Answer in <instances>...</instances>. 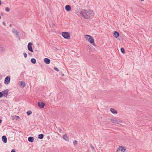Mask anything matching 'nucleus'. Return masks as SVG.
I'll return each instance as SVG.
<instances>
[{
  "mask_svg": "<svg viewBox=\"0 0 152 152\" xmlns=\"http://www.w3.org/2000/svg\"><path fill=\"white\" fill-rule=\"evenodd\" d=\"M32 113V112L31 110L28 111L27 112V114L28 115H31Z\"/></svg>",
  "mask_w": 152,
  "mask_h": 152,
  "instance_id": "4be33fe9",
  "label": "nucleus"
},
{
  "mask_svg": "<svg viewBox=\"0 0 152 152\" xmlns=\"http://www.w3.org/2000/svg\"><path fill=\"white\" fill-rule=\"evenodd\" d=\"M21 85L23 87H24L25 86V84L24 82L23 81H21L20 83Z\"/></svg>",
  "mask_w": 152,
  "mask_h": 152,
  "instance_id": "412c9836",
  "label": "nucleus"
},
{
  "mask_svg": "<svg viewBox=\"0 0 152 152\" xmlns=\"http://www.w3.org/2000/svg\"><path fill=\"white\" fill-rule=\"evenodd\" d=\"M121 51L123 53H124L125 51L123 48H121Z\"/></svg>",
  "mask_w": 152,
  "mask_h": 152,
  "instance_id": "5701e85b",
  "label": "nucleus"
},
{
  "mask_svg": "<svg viewBox=\"0 0 152 152\" xmlns=\"http://www.w3.org/2000/svg\"><path fill=\"white\" fill-rule=\"evenodd\" d=\"M2 121L0 119V123H1Z\"/></svg>",
  "mask_w": 152,
  "mask_h": 152,
  "instance_id": "72a5a7b5",
  "label": "nucleus"
},
{
  "mask_svg": "<svg viewBox=\"0 0 152 152\" xmlns=\"http://www.w3.org/2000/svg\"><path fill=\"white\" fill-rule=\"evenodd\" d=\"M44 61L45 63L47 64H49L50 63V59L47 58H45L44 59Z\"/></svg>",
  "mask_w": 152,
  "mask_h": 152,
  "instance_id": "9d476101",
  "label": "nucleus"
},
{
  "mask_svg": "<svg viewBox=\"0 0 152 152\" xmlns=\"http://www.w3.org/2000/svg\"><path fill=\"white\" fill-rule=\"evenodd\" d=\"M11 152H16L15 150L14 149H12L11 151Z\"/></svg>",
  "mask_w": 152,
  "mask_h": 152,
  "instance_id": "7c9ffc66",
  "label": "nucleus"
},
{
  "mask_svg": "<svg viewBox=\"0 0 152 152\" xmlns=\"http://www.w3.org/2000/svg\"><path fill=\"white\" fill-rule=\"evenodd\" d=\"M84 38L87 41H89L90 43L94 46H96L94 42V40L93 37L89 35H85L84 36Z\"/></svg>",
  "mask_w": 152,
  "mask_h": 152,
  "instance_id": "f03ea898",
  "label": "nucleus"
},
{
  "mask_svg": "<svg viewBox=\"0 0 152 152\" xmlns=\"http://www.w3.org/2000/svg\"><path fill=\"white\" fill-rule=\"evenodd\" d=\"M54 69L57 72H58L59 71L58 69L56 67H54Z\"/></svg>",
  "mask_w": 152,
  "mask_h": 152,
  "instance_id": "a878e982",
  "label": "nucleus"
},
{
  "mask_svg": "<svg viewBox=\"0 0 152 152\" xmlns=\"http://www.w3.org/2000/svg\"><path fill=\"white\" fill-rule=\"evenodd\" d=\"M1 85V84L0 83V86Z\"/></svg>",
  "mask_w": 152,
  "mask_h": 152,
  "instance_id": "a19ab883",
  "label": "nucleus"
},
{
  "mask_svg": "<svg viewBox=\"0 0 152 152\" xmlns=\"http://www.w3.org/2000/svg\"><path fill=\"white\" fill-rule=\"evenodd\" d=\"M5 51V49L4 48L0 47V52H2Z\"/></svg>",
  "mask_w": 152,
  "mask_h": 152,
  "instance_id": "aec40b11",
  "label": "nucleus"
},
{
  "mask_svg": "<svg viewBox=\"0 0 152 152\" xmlns=\"http://www.w3.org/2000/svg\"><path fill=\"white\" fill-rule=\"evenodd\" d=\"M10 78L9 76H7L6 77L5 79V80L4 82V83L6 85L10 83Z\"/></svg>",
  "mask_w": 152,
  "mask_h": 152,
  "instance_id": "423d86ee",
  "label": "nucleus"
},
{
  "mask_svg": "<svg viewBox=\"0 0 152 152\" xmlns=\"http://www.w3.org/2000/svg\"><path fill=\"white\" fill-rule=\"evenodd\" d=\"M23 54L24 55V57L25 58H26L27 57V55L26 53H24Z\"/></svg>",
  "mask_w": 152,
  "mask_h": 152,
  "instance_id": "bb28decb",
  "label": "nucleus"
},
{
  "mask_svg": "<svg viewBox=\"0 0 152 152\" xmlns=\"http://www.w3.org/2000/svg\"><path fill=\"white\" fill-rule=\"evenodd\" d=\"M2 23H3V25L4 26H6V25L5 23V22L4 21V22H2Z\"/></svg>",
  "mask_w": 152,
  "mask_h": 152,
  "instance_id": "c756f323",
  "label": "nucleus"
},
{
  "mask_svg": "<svg viewBox=\"0 0 152 152\" xmlns=\"http://www.w3.org/2000/svg\"><path fill=\"white\" fill-rule=\"evenodd\" d=\"M28 53L29 54H30V53Z\"/></svg>",
  "mask_w": 152,
  "mask_h": 152,
  "instance_id": "79ce46f5",
  "label": "nucleus"
},
{
  "mask_svg": "<svg viewBox=\"0 0 152 152\" xmlns=\"http://www.w3.org/2000/svg\"><path fill=\"white\" fill-rule=\"evenodd\" d=\"M31 62L33 64H35L36 63V60L34 58H31Z\"/></svg>",
  "mask_w": 152,
  "mask_h": 152,
  "instance_id": "6ab92c4d",
  "label": "nucleus"
},
{
  "mask_svg": "<svg viewBox=\"0 0 152 152\" xmlns=\"http://www.w3.org/2000/svg\"><path fill=\"white\" fill-rule=\"evenodd\" d=\"M34 140V138L32 137H29L28 138V140L31 142H33Z\"/></svg>",
  "mask_w": 152,
  "mask_h": 152,
  "instance_id": "ddd939ff",
  "label": "nucleus"
},
{
  "mask_svg": "<svg viewBox=\"0 0 152 152\" xmlns=\"http://www.w3.org/2000/svg\"><path fill=\"white\" fill-rule=\"evenodd\" d=\"M88 48L89 49H91V47H90V46H88Z\"/></svg>",
  "mask_w": 152,
  "mask_h": 152,
  "instance_id": "473e14b6",
  "label": "nucleus"
},
{
  "mask_svg": "<svg viewBox=\"0 0 152 152\" xmlns=\"http://www.w3.org/2000/svg\"><path fill=\"white\" fill-rule=\"evenodd\" d=\"M38 105L39 107L41 108H44L45 106V104L43 102H38Z\"/></svg>",
  "mask_w": 152,
  "mask_h": 152,
  "instance_id": "1a4fd4ad",
  "label": "nucleus"
},
{
  "mask_svg": "<svg viewBox=\"0 0 152 152\" xmlns=\"http://www.w3.org/2000/svg\"><path fill=\"white\" fill-rule=\"evenodd\" d=\"M5 11L7 12H9L10 11V9L8 7H6L5 9Z\"/></svg>",
  "mask_w": 152,
  "mask_h": 152,
  "instance_id": "b1692460",
  "label": "nucleus"
},
{
  "mask_svg": "<svg viewBox=\"0 0 152 152\" xmlns=\"http://www.w3.org/2000/svg\"><path fill=\"white\" fill-rule=\"evenodd\" d=\"M12 32L14 34H15L16 35L18 36L19 32L17 30H15V29L13 28L12 29Z\"/></svg>",
  "mask_w": 152,
  "mask_h": 152,
  "instance_id": "dca6fc26",
  "label": "nucleus"
},
{
  "mask_svg": "<svg viewBox=\"0 0 152 152\" xmlns=\"http://www.w3.org/2000/svg\"><path fill=\"white\" fill-rule=\"evenodd\" d=\"M150 129L152 130V127L150 128Z\"/></svg>",
  "mask_w": 152,
  "mask_h": 152,
  "instance_id": "e433bc0d",
  "label": "nucleus"
},
{
  "mask_svg": "<svg viewBox=\"0 0 152 152\" xmlns=\"http://www.w3.org/2000/svg\"><path fill=\"white\" fill-rule=\"evenodd\" d=\"M65 10L68 11H70L71 10V7L69 5H66L65 7Z\"/></svg>",
  "mask_w": 152,
  "mask_h": 152,
  "instance_id": "4468645a",
  "label": "nucleus"
},
{
  "mask_svg": "<svg viewBox=\"0 0 152 152\" xmlns=\"http://www.w3.org/2000/svg\"><path fill=\"white\" fill-rule=\"evenodd\" d=\"M32 43L31 42H29L27 45V48L28 50L31 52H33V49L32 47Z\"/></svg>",
  "mask_w": 152,
  "mask_h": 152,
  "instance_id": "39448f33",
  "label": "nucleus"
},
{
  "mask_svg": "<svg viewBox=\"0 0 152 152\" xmlns=\"http://www.w3.org/2000/svg\"><path fill=\"white\" fill-rule=\"evenodd\" d=\"M111 121L115 123L120 124V123H122V121H118L117 119L116 118L111 119Z\"/></svg>",
  "mask_w": 152,
  "mask_h": 152,
  "instance_id": "0eeeda50",
  "label": "nucleus"
},
{
  "mask_svg": "<svg viewBox=\"0 0 152 152\" xmlns=\"http://www.w3.org/2000/svg\"><path fill=\"white\" fill-rule=\"evenodd\" d=\"M80 14L85 19H89L92 18L94 15V13L92 10H83L80 11Z\"/></svg>",
  "mask_w": 152,
  "mask_h": 152,
  "instance_id": "f257e3e1",
  "label": "nucleus"
},
{
  "mask_svg": "<svg viewBox=\"0 0 152 152\" xmlns=\"http://www.w3.org/2000/svg\"><path fill=\"white\" fill-rule=\"evenodd\" d=\"M58 131L60 133L61 132V129L60 128H58Z\"/></svg>",
  "mask_w": 152,
  "mask_h": 152,
  "instance_id": "c85d7f7f",
  "label": "nucleus"
},
{
  "mask_svg": "<svg viewBox=\"0 0 152 152\" xmlns=\"http://www.w3.org/2000/svg\"><path fill=\"white\" fill-rule=\"evenodd\" d=\"M90 147L91 148L94 150V151L95 150V148L94 147L91 145L90 144Z\"/></svg>",
  "mask_w": 152,
  "mask_h": 152,
  "instance_id": "393cba45",
  "label": "nucleus"
},
{
  "mask_svg": "<svg viewBox=\"0 0 152 152\" xmlns=\"http://www.w3.org/2000/svg\"><path fill=\"white\" fill-rule=\"evenodd\" d=\"M1 15L2 16L3 15V14L2 13H1Z\"/></svg>",
  "mask_w": 152,
  "mask_h": 152,
  "instance_id": "c9c22d12",
  "label": "nucleus"
},
{
  "mask_svg": "<svg viewBox=\"0 0 152 152\" xmlns=\"http://www.w3.org/2000/svg\"><path fill=\"white\" fill-rule=\"evenodd\" d=\"M2 92H0V98H1L3 96V94H2Z\"/></svg>",
  "mask_w": 152,
  "mask_h": 152,
  "instance_id": "cd10ccee",
  "label": "nucleus"
},
{
  "mask_svg": "<svg viewBox=\"0 0 152 152\" xmlns=\"http://www.w3.org/2000/svg\"><path fill=\"white\" fill-rule=\"evenodd\" d=\"M73 143L75 145V144H76V140H75L74 141Z\"/></svg>",
  "mask_w": 152,
  "mask_h": 152,
  "instance_id": "2f4dec72",
  "label": "nucleus"
},
{
  "mask_svg": "<svg viewBox=\"0 0 152 152\" xmlns=\"http://www.w3.org/2000/svg\"><path fill=\"white\" fill-rule=\"evenodd\" d=\"M1 0H0V5H1Z\"/></svg>",
  "mask_w": 152,
  "mask_h": 152,
  "instance_id": "f704fd0d",
  "label": "nucleus"
},
{
  "mask_svg": "<svg viewBox=\"0 0 152 152\" xmlns=\"http://www.w3.org/2000/svg\"><path fill=\"white\" fill-rule=\"evenodd\" d=\"M38 137L39 139H42L44 137V135L42 134H39L38 135Z\"/></svg>",
  "mask_w": 152,
  "mask_h": 152,
  "instance_id": "a211bd4d",
  "label": "nucleus"
},
{
  "mask_svg": "<svg viewBox=\"0 0 152 152\" xmlns=\"http://www.w3.org/2000/svg\"><path fill=\"white\" fill-rule=\"evenodd\" d=\"M140 0L141 1H144V0Z\"/></svg>",
  "mask_w": 152,
  "mask_h": 152,
  "instance_id": "4c0bfd02",
  "label": "nucleus"
},
{
  "mask_svg": "<svg viewBox=\"0 0 152 152\" xmlns=\"http://www.w3.org/2000/svg\"><path fill=\"white\" fill-rule=\"evenodd\" d=\"M62 76H63L64 75V74H62Z\"/></svg>",
  "mask_w": 152,
  "mask_h": 152,
  "instance_id": "58836bf2",
  "label": "nucleus"
},
{
  "mask_svg": "<svg viewBox=\"0 0 152 152\" xmlns=\"http://www.w3.org/2000/svg\"><path fill=\"white\" fill-rule=\"evenodd\" d=\"M11 25H12L11 24L10 25V26L11 27Z\"/></svg>",
  "mask_w": 152,
  "mask_h": 152,
  "instance_id": "ea45409f",
  "label": "nucleus"
},
{
  "mask_svg": "<svg viewBox=\"0 0 152 152\" xmlns=\"http://www.w3.org/2000/svg\"><path fill=\"white\" fill-rule=\"evenodd\" d=\"M126 148L123 146H120L116 152H124Z\"/></svg>",
  "mask_w": 152,
  "mask_h": 152,
  "instance_id": "20e7f679",
  "label": "nucleus"
},
{
  "mask_svg": "<svg viewBox=\"0 0 152 152\" xmlns=\"http://www.w3.org/2000/svg\"><path fill=\"white\" fill-rule=\"evenodd\" d=\"M62 36L65 39H69L70 38V35L68 32H64L62 33Z\"/></svg>",
  "mask_w": 152,
  "mask_h": 152,
  "instance_id": "7ed1b4c3",
  "label": "nucleus"
},
{
  "mask_svg": "<svg viewBox=\"0 0 152 152\" xmlns=\"http://www.w3.org/2000/svg\"><path fill=\"white\" fill-rule=\"evenodd\" d=\"M110 111L113 114H116L117 113V111L113 108H110Z\"/></svg>",
  "mask_w": 152,
  "mask_h": 152,
  "instance_id": "f3484780",
  "label": "nucleus"
},
{
  "mask_svg": "<svg viewBox=\"0 0 152 152\" xmlns=\"http://www.w3.org/2000/svg\"><path fill=\"white\" fill-rule=\"evenodd\" d=\"M2 94H3V96L7 98L8 96V89H6L5 90H4L3 91H2Z\"/></svg>",
  "mask_w": 152,
  "mask_h": 152,
  "instance_id": "6e6552de",
  "label": "nucleus"
},
{
  "mask_svg": "<svg viewBox=\"0 0 152 152\" xmlns=\"http://www.w3.org/2000/svg\"><path fill=\"white\" fill-rule=\"evenodd\" d=\"M63 138L66 141H69V138L66 134H65L63 136Z\"/></svg>",
  "mask_w": 152,
  "mask_h": 152,
  "instance_id": "9b49d317",
  "label": "nucleus"
},
{
  "mask_svg": "<svg viewBox=\"0 0 152 152\" xmlns=\"http://www.w3.org/2000/svg\"><path fill=\"white\" fill-rule=\"evenodd\" d=\"M2 139L3 142L6 143L7 142V138L5 136H3L2 137Z\"/></svg>",
  "mask_w": 152,
  "mask_h": 152,
  "instance_id": "f8f14e48",
  "label": "nucleus"
},
{
  "mask_svg": "<svg viewBox=\"0 0 152 152\" xmlns=\"http://www.w3.org/2000/svg\"><path fill=\"white\" fill-rule=\"evenodd\" d=\"M113 36L115 38H117L119 36V33L117 31H115L113 34Z\"/></svg>",
  "mask_w": 152,
  "mask_h": 152,
  "instance_id": "2eb2a0df",
  "label": "nucleus"
}]
</instances>
